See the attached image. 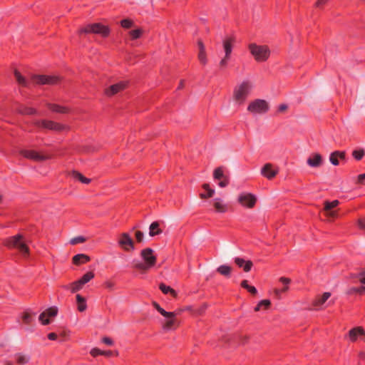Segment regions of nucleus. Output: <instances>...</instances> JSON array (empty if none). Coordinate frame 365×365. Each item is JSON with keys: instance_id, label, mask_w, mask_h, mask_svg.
<instances>
[{"instance_id": "obj_1", "label": "nucleus", "mask_w": 365, "mask_h": 365, "mask_svg": "<svg viewBox=\"0 0 365 365\" xmlns=\"http://www.w3.org/2000/svg\"><path fill=\"white\" fill-rule=\"evenodd\" d=\"M143 262L139 260L133 261V267L142 272H145L153 267L156 263L157 258L154 252L150 248L143 249L140 252Z\"/></svg>"}, {"instance_id": "obj_2", "label": "nucleus", "mask_w": 365, "mask_h": 365, "mask_svg": "<svg viewBox=\"0 0 365 365\" xmlns=\"http://www.w3.org/2000/svg\"><path fill=\"white\" fill-rule=\"evenodd\" d=\"M253 88V83L250 80H244L237 84L233 89L232 98L235 103L241 106L245 103Z\"/></svg>"}, {"instance_id": "obj_3", "label": "nucleus", "mask_w": 365, "mask_h": 365, "mask_svg": "<svg viewBox=\"0 0 365 365\" xmlns=\"http://www.w3.org/2000/svg\"><path fill=\"white\" fill-rule=\"evenodd\" d=\"M153 306L160 314L165 317L164 322L163 323V328L165 330L175 329L178 327V322L176 319V316L180 314V311L167 312L155 302H153Z\"/></svg>"}, {"instance_id": "obj_4", "label": "nucleus", "mask_w": 365, "mask_h": 365, "mask_svg": "<svg viewBox=\"0 0 365 365\" xmlns=\"http://www.w3.org/2000/svg\"><path fill=\"white\" fill-rule=\"evenodd\" d=\"M4 245L9 249H17L24 257L29 255V250L22 235L18 234L5 239Z\"/></svg>"}, {"instance_id": "obj_5", "label": "nucleus", "mask_w": 365, "mask_h": 365, "mask_svg": "<svg viewBox=\"0 0 365 365\" xmlns=\"http://www.w3.org/2000/svg\"><path fill=\"white\" fill-rule=\"evenodd\" d=\"M248 49L257 62H265L269 58L270 50L267 45L252 43L249 44Z\"/></svg>"}, {"instance_id": "obj_6", "label": "nucleus", "mask_w": 365, "mask_h": 365, "mask_svg": "<svg viewBox=\"0 0 365 365\" xmlns=\"http://www.w3.org/2000/svg\"><path fill=\"white\" fill-rule=\"evenodd\" d=\"M110 30L108 26L101 23L90 24L80 30V33L94 34L106 38L110 34Z\"/></svg>"}, {"instance_id": "obj_7", "label": "nucleus", "mask_w": 365, "mask_h": 365, "mask_svg": "<svg viewBox=\"0 0 365 365\" xmlns=\"http://www.w3.org/2000/svg\"><path fill=\"white\" fill-rule=\"evenodd\" d=\"M269 110V104L265 100L256 99L252 101L248 107L247 110L252 114L265 113Z\"/></svg>"}, {"instance_id": "obj_8", "label": "nucleus", "mask_w": 365, "mask_h": 365, "mask_svg": "<svg viewBox=\"0 0 365 365\" xmlns=\"http://www.w3.org/2000/svg\"><path fill=\"white\" fill-rule=\"evenodd\" d=\"M234 42L235 40L232 37L227 38L223 41L222 46L225 51V56L220 61V66L221 67L227 66L232 51Z\"/></svg>"}, {"instance_id": "obj_9", "label": "nucleus", "mask_w": 365, "mask_h": 365, "mask_svg": "<svg viewBox=\"0 0 365 365\" xmlns=\"http://www.w3.org/2000/svg\"><path fill=\"white\" fill-rule=\"evenodd\" d=\"M237 202L244 207L251 209L257 202V197L250 192H242L237 197Z\"/></svg>"}, {"instance_id": "obj_10", "label": "nucleus", "mask_w": 365, "mask_h": 365, "mask_svg": "<svg viewBox=\"0 0 365 365\" xmlns=\"http://www.w3.org/2000/svg\"><path fill=\"white\" fill-rule=\"evenodd\" d=\"M35 125L41 128L48 129L55 131H61L66 128V126L52 120H40L35 122Z\"/></svg>"}, {"instance_id": "obj_11", "label": "nucleus", "mask_w": 365, "mask_h": 365, "mask_svg": "<svg viewBox=\"0 0 365 365\" xmlns=\"http://www.w3.org/2000/svg\"><path fill=\"white\" fill-rule=\"evenodd\" d=\"M19 153L23 157L35 161H43L50 158L49 155L40 154L33 150L22 149Z\"/></svg>"}, {"instance_id": "obj_12", "label": "nucleus", "mask_w": 365, "mask_h": 365, "mask_svg": "<svg viewBox=\"0 0 365 365\" xmlns=\"http://www.w3.org/2000/svg\"><path fill=\"white\" fill-rule=\"evenodd\" d=\"M118 245L125 251H131L135 249L131 237L125 232L120 235Z\"/></svg>"}, {"instance_id": "obj_13", "label": "nucleus", "mask_w": 365, "mask_h": 365, "mask_svg": "<svg viewBox=\"0 0 365 365\" xmlns=\"http://www.w3.org/2000/svg\"><path fill=\"white\" fill-rule=\"evenodd\" d=\"M348 337L352 342L356 341L358 339L365 341V331L361 327H354L349 330Z\"/></svg>"}, {"instance_id": "obj_14", "label": "nucleus", "mask_w": 365, "mask_h": 365, "mask_svg": "<svg viewBox=\"0 0 365 365\" xmlns=\"http://www.w3.org/2000/svg\"><path fill=\"white\" fill-rule=\"evenodd\" d=\"M128 85L127 81H120L117 83L111 85L105 90V94L107 96H112L121 91H123Z\"/></svg>"}, {"instance_id": "obj_15", "label": "nucleus", "mask_w": 365, "mask_h": 365, "mask_svg": "<svg viewBox=\"0 0 365 365\" xmlns=\"http://www.w3.org/2000/svg\"><path fill=\"white\" fill-rule=\"evenodd\" d=\"M278 173V168L271 163H266L261 169V174L268 180L274 178Z\"/></svg>"}, {"instance_id": "obj_16", "label": "nucleus", "mask_w": 365, "mask_h": 365, "mask_svg": "<svg viewBox=\"0 0 365 365\" xmlns=\"http://www.w3.org/2000/svg\"><path fill=\"white\" fill-rule=\"evenodd\" d=\"M60 81L56 76L41 75L35 78V81L39 84H56Z\"/></svg>"}, {"instance_id": "obj_17", "label": "nucleus", "mask_w": 365, "mask_h": 365, "mask_svg": "<svg viewBox=\"0 0 365 365\" xmlns=\"http://www.w3.org/2000/svg\"><path fill=\"white\" fill-rule=\"evenodd\" d=\"M212 205L215 211L218 213H225L229 209V205L219 197L213 199Z\"/></svg>"}, {"instance_id": "obj_18", "label": "nucleus", "mask_w": 365, "mask_h": 365, "mask_svg": "<svg viewBox=\"0 0 365 365\" xmlns=\"http://www.w3.org/2000/svg\"><path fill=\"white\" fill-rule=\"evenodd\" d=\"M330 292H324L322 295L318 296L313 301L312 305L316 309H321L324 307V303L330 297Z\"/></svg>"}, {"instance_id": "obj_19", "label": "nucleus", "mask_w": 365, "mask_h": 365, "mask_svg": "<svg viewBox=\"0 0 365 365\" xmlns=\"http://www.w3.org/2000/svg\"><path fill=\"white\" fill-rule=\"evenodd\" d=\"M197 44H198V48H199L197 58H198L200 63L205 66L207 63V57L205 48L201 41H199Z\"/></svg>"}, {"instance_id": "obj_20", "label": "nucleus", "mask_w": 365, "mask_h": 365, "mask_svg": "<svg viewBox=\"0 0 365 365\" xmlns=\"http://www.w3.org/2000/svg\"><path fill=\"white\" fill-rule=\"evenodd\" d=\"M339 202L337 200H334L331 202H325L324 203V210L327 212V215L331 217H336L337 214L336 211H332L331 210L336 207L339 205Z\"/></svg>"}, {"instance_id": "obj_21", "label": "nucleus", "mask_w": 365, "mask_h": 365, "mask_svg": "<svg viewBox=\"0 0 365 365\" xmlns=\"http://www.w3.org/2000/svg\"><path fill=\"white\" fill-rule=\"evenodd\" d=\"M280 282L284 285L282 289H275L274 294L277 298H280L281 294L286 292L289 289V284L291 282L290 279L287 277H281L279 279Z\"/></svg>"}, {"instance_id": "obj_22", "label": "nucleus", "mask_w": 365, "mask_h": 365, "mask_svg": "<svg viewBox=\"0 0 365 365\" xmlns=\"http://www.w3.org/2000/svg\"><path fill=\"white\" fill-rule=\"evenodd\" d=\"M235 262L239 267L243 268V270L246 272L250 271L252 267V262L250 260L246 261L240 257H235Z\"/></svg>"}, {"instance_id": "obj_23", "label": "nucleus", "mask_w": 365, "mask_h": 365, "mask_svg": "<svg viewBox=\"0 0 365 365\" xmlns=\"http://www.w3.org/2000/svg\"><path fill=\"white\" fill-rule=\"evenodd\" d=\"M307 164L312 168L320 166L322 164V156L318 153L311 155L307 159Z\"/></svg>"}, {"instance_id": "obj_24", "label": "nucleus", "mask_w": 365, "mask_h": 365, "mask_svg": "<svg viewBox=\"0 0 365 365\" xmlns=\"http://www.w3.org/2000/svg\"><path fill=\"white\" fill-rule=\"evenodd\" d=\"M83 285L84 284L78 279L69 284L63 286V288L64 289L70 290L72 293H75L81 290L83 288Z\"/></svg>"}, {"instance_id": "obj_25", "label": "nucleus", "mask_w": 365, "mask_h": 365, "mask_svg": "<svg viewBox=\"0 0 365 365\" xmlns=\"http://www.w3.org/2000/svg\"><path fill=\"white\" fill-rule=\"evenodd\" d=\"M346 153L344 151H335L330 155L329 160L334 165H339L338 158L344 159Z\"/></svg>"}, {"instance_id": "obj_26", "label": "nucleus", "mask_w": 365, "mask_h": 365, "mask_svg": "<svg viewBox=\"0 0 365 365\" xmlns=\"http://www.w3.org/2000/svg\"><path fill=\"white\" fill-rule=\"evenodd\" d=\"M162 233V230L160 228V224L158 222H153L149 227V235L154 237L157 235Z\"/></svg>"}, {"instance_id": "obj_27", "label": "nucleus", "mask_w": 365, "mask_h": 365, "mask_svg": "<svg viewBox=\"0 0 365 365\" xmlns=\"http://www.w3.org/2000/svg\"><path fill=\"white\" fill-rule=\"evenodd\" d=\"M89 261L90 257L84 254H78L73 257V262L75 264H85Z\"/></svg>"}, {"instance_id": "obj_28", "label": "nucleus", "mask_w": 365, "mask_h": 365, "mask_svg": "<svg viewBox=\"0 0 365 365\" xmlns=\"http://www.w3.org/2000/svg\"><path fill=\"white\" fill-rule=\"evenodd\" d=\"M161 292L165 294H170L173 297H177V292L175 289L171 288L170 286H167L163 283H161L159 286Z\"/></svg>"}, {"instance_id": "obj_29", "label": "nucleus", "mask_w": 365, "mask_h": 365, "mask_svg": "<svg viewBox=\"0 0 365 365\" xmlns=\"http://www.w3.org/2000/svg\"><path fill=\"white\" fill-rule=\"evenodd\" d=\"M76 302L78 310L81 312H84L87 308L86 301L84 297L80 294L76 295Z\"/></svg>"}, {"instance_id": "obj_30", "label": "nucleus", "mask_w": 365, "mask_h": 365, "mask_svg": "<svg viewBox=\"0 0 365 365\" xmlns=\"http://www.w3.org/2000/svg\"><path fill=\"white\" fill-rule=\"evenodd\" d=\"M271 304V302L269 299H263L261 300L257 305L255 308V312L260 311L262 309H267Z\"/></svg>"}, {"instance_id": "obj_31", "label": "nucleus", "mask_w": 365, "mask_h": 365, "mask_svg": "<svg viewBox=\"0 0 365 365\" xmlns=\"http://www.w3.org/2000/svg\"><path fill=\"white\" fill-rule=\"evenodd\" d=\"M48 108L56 113H65L68 112V108L56 104H48Z\"/></svg>"}, {"instance_id": "obj_32", "label": "nucleus", "mask_w": 365, "mask_h": 365, "mask_svg": "<svg viewBox=\"0 0 365 365\" xmlns=\"http://www.w3.org/2000/svg\"><path fill=\"white\" fill-rule=\"evenodd\" d=\"M203 189L206 191V193H201V198H208L212 197L215 193V190L210 187V185L207 183L202 185Z\"/></svg>"}, {"instance_id": "obj_33", "label": "nucleus", "mask_w": 365, "mask_h": 365, "mask_svg": "<svg viewBox=\"0 0 365 365\" xmlns=\"http://www.w3.org/2000/svg\"><path fill=\"white\" fill-rule=\"evenodd\" d=\"M217 271L223 276L230 277L231 274V267L228 265L222 264L217 267Z\"/></svg>"}, {"instance_id": "obj_34", "label": "nucleus", "mask_w": 365, "mask_h": 365, "mask_svg": "<svg viewBox=\"0 0 365 365\" xmlns=\"http://www.w3.org/2000/svg\"><path fill=\"white\" fill-rule=\"evenodd\" d=\"M73 177L74 179L81 182L84 184H88L91 182V179L84 177L81 173L74 171L73 173Z\"/></svg>"}, {"instance_id": "obj_35", "label": "nucleus", "mask_w": 365, "mask_h": 365, "mask_svg": "<svg viewBox=\"0 0 365 365\" xmlns=\"http://www.w3.org/2000/svg\"><path fill=\"white\" fill-rule=\"evenodd\" d=\"M143 34V31L142 29H140V28L131 30L128 33V34L130 36V38L132 40H135V39L140 38V36H142Z\"/></svg>"}, {"instance_id": "obj_36", "label": "nucleus", "mask_w": 365, "mask_h": 365, "mask_svg": "<svg viewBox=\"0 0 365 365\" xmlns=\"http://www.w3.org/2000/svg\"><path fill=\"white\" fill-rule=\"evenodd\" d=\"M120 24L123 29H128L134 26V21L130 19H125L120 21Z\"/></svg>"}, {"instance_id": "obj_37", "label": "nucleus", "mask_w": 365, "mask_h": 365, "mask_svg": "<svg viewBox=\"0 0 365 365\" xmlns=\"http://www.w3.org/2000/svg\"><path fill=\"white\" fill-rule=\"evenodd\" d=\"M241 286L243 288L246 289L252 294H256L257 292V289L253 286L249 285L248 282L247 280H243L241 282Z\"/></svg>"}, {"instance_id": "obj_38", "label": "nucleus", "mask_w": 365, "mask_h": 365, "mask_svg": "<svg viewBox=\"0 0 365 365\" xmlns=\"http://www.w3.org/2000/svg\"><path fill=\"white\" fill-rule=\"evenodd\" d=\"M365 155V151L364 149H357L354 150L352 152L353 158L356 160H360L363 158Z\"/></svg>"}, {"instance_id": "obj_39", "label": "nucleus", "mask_w": 365, "mask_h": 365, "mask_svg": "<svg viewBox=\"0 0 365 365\" xmlns=\"http://www.w3.org/2000/svg\"><path fill=\"white\" fill-rule=\"evenodd\" d=\"M94 273L93 272H88L86 273L79 280L83 284H86L88 282H90L94 277Z\"/></svg>"}, {"instance_id": "obj_40", "label": "nucleus", "mask_w": 365, "mask_h": 365, "mask_svg": "<svg viewBox=\"0 0 365 365\" xmlns=\"http://www.w3.org/2000/svg\"><path fill=\"white\" fill-rule=\"evenodd\" d=\"M14 76H15L16 81L19 84H21L22 86L27 85V80L24 77H23L18 71H15Z\"/></svg>"}, {"instance_id": "obj_41", "label": "nucleus", "mask_w": 365, "mask_h": 365, "mask_svg": "<svg viewBox=\"0 0 365 365\" xmlns=\"http://www.w3.org/2000/svg\"><path fill=\"white\" fill-rule=\"evenodd\" d=\"M213 177L215 180H221L226 176L224 175L222 168H217L214 170Z\"/></svg>"}, {"instance_id": "obj_42", "label": "nucleus", "mask_w": 365, "mask_h": 365, "mask_svg": "<svg viewBox=\"0 0 365 365\" xmlns=\"http://www.w3.org/2000/svg\"><path fill=\"white\" fill-rule=\"evenodd\" d=\"M16 360L17 363L19 364L20 365H24L28 363L29 357L22 354H17L16 356Z\"/></svg>"}, {"instance_id": "obj_43", "label": "nucleus", "mask_w": 365, "mask_h": 365, "mask_svg": "<svg viewBox=\"0 0 365 365\" xmlns=\"http://www.w3.org/2000/svg\"><path fill=\"white\" fill-rule=\"evenodd\" d=\"M349 294L359 293L360 294H363L365 293V287L360 286V287H351L349 289Z\"/></svg>"}, {"instance_id": "obj_44", "label": "nucleus", "mask_w": 365, "mask_h": 365, "mask_svg": "<svg viewBox=\"0 0 365 365\" xmlns=\"http://www.w3.org/2000/svg\"><path fill=\"white\" fill-rule=\"evenodd\" d=\"M44 312L46 313L47 317H53L56 316L58 313V309L56 307H50Z\"/></svg>"}, {"instance_id": "obj_45", "label": "nucleus", "mask_w": 365, "mask_h": 365, "mask_svg": "<svg viewBox=\"0 0 365 365\" xmlns=\"http://www.w3.org/2000/svg\"><path fill=\"white\" fill-rule=\"evenodd\" d=\"M49 317H47L46 313L45 312H42L39 315V321L41 322L42 324L46 325L50 323V320L48 319Z\"/></svg>"}, {"instance_id": "obj_46", "label": "nucleus", "mask_w": 365, "mask_h": 365, "mask_svg": "<svg viewBox=\"0 0 365 365\" xmlns=\"http://www.w3.org/2000/svg\"><path fill=\"white\" fill-rule=\"evenodd\" d=\"M21 319H22V321H23L24 323L28 324H30L31 322V321H32V316L29 312H24L22 314Z\"/></svg>"}, {"instance_id": "obj_47", "label": "nucleus", "mask_w": 365, "mask_h": 365, "mask_svg": "<svg viewBox=\"0 0 365 365\" xmlns=\"http://www.w3.org/2000/svg\"><path fill=\"white\" fill-rule=\"evenodd\" d=\"M20 112L22 114L33 115V114H35L36 113V110L34 108H32L25 107L23 109H21L20 110Z\"/></svg>"}, {"instance_id": "obj_48", "label": "nucleus", "mask_w": 365, "mask_h": 365, "mask_svg": "<svg viewBox=\"0 0 365 365\" xmlns=\"http://www.w3.org/2000/svg\"><path fill=\"white\" fill-rule=\"evenodd\" d=\"M91 354L93 356H99V355L104 354V352H103V351H101V349H99L98 348H93V349H92L91 350Z\"/></svg>"}, {"instance_id": "obj_49", "label": "nucleus", "mask_w": 365, "mask_h": 365, "mask_svg": "<svg viewBox=\"0 0 365 365\" xmlns=\"http://www.w3.org/2000/svg\"><path fill=\"white\" fill-rule=\"evenodd\" d=\"M84 241H85V239L83 237H75V238L72 239L71 240V243L72 245H75L77 243L83 242Z\"/></svg>"}, {"instance_id": "obj_50", "label": "nucleus", "mask_w": 365, "mask_h": 365, "mask_svg": "<svg viewBox=\"0 0 365 365\" xmlns=\"http://www.w3.org/2000/svg\"><path fill=\"white\" fill-rule=\"evenodd\" d=\"M229 184V180L227 177L222 179L221 181L219 182L218 185L221 187H225Z\"/></svg>"}, {"instance_id": "obj_51", "label": "nucleus", "mask_w": 365, "mask_h": 365, "mask_svg": "<svg viewBox=\"0 0 365 365\" xmlns=\"http://www.w3.org/2000/svg\"><path fill=\"white\" fill-rule=\"evenodd\" d=\"M143 232H142L141 231H137L135 232V238H136V240L139 242H142L143 240Z\"/></svg>"}, {"instance_id": "obj_52", "label": "nucleus", "mask_w": 365, "mask_h": 365, "mask_svg": "<svg viewBox=\"0 0 365 365\" xmlns=\"http://www.w3.org/2000/svg\"><path fill=\"white\" fill-rule=\"evenodd\" d=\"M329 0H317V1L315 3V6L317 8H320L325 5Z\"/></svg>"}, {"instance_id": "obj_53", "label": "nucleus", "mask_w": 365, "mask_h": 365, "mask_svg": "<svg viewBox=\"0 0 365 365\" xmlns=\"http://www.w3.org/2000/svg\"><path fill=\"white\" fill-rule=\"evenodd\" d=\"M103 342L107 345H113V340L109 337H103L102 339Z\"/></svg>"}, {"instance_id": "obj_54", "label": "nucleus", "mask_w": 365, "mask_h": 365, "mask_svg": "<svg viewBox=\"0 0 365 365\" xmlns=\"http://www.w3.org/2000/svg\"><path fill=\"white\" fill-rule=\"evenodd\" d=\"M358 225L360 229L365 230V218L359 220Z\"/></svg>"}, {"instance_id": "obj_55", "label": "nucleus", "mask_w": 365, "mask_h": 365, "mask_svg": "<svg viewBox=\"0 0 365 365\" xmlns=\"http://www.w3.org/2000/svg\"><path fill=\"white\" fill-rule=\"evenodd\" d=\"M359 281L361 284H365V271L360 273Z\"/></svg>"}, {"instance_id": "obj_56", "label": "nucleus", "mask_w": 365, "mask_h": 365, "mask_svg": "<svg viewBox=\"0 0 365 365\" xmlns=\"http://www.w3.org/2000/svg\"><path fill=\"white\" fill-rule=\"evenodd\" d=\"M58 336L56 333L51 332L48 334V339L49 340H56Z\"/></svg>"}, {"instance_id": "obj_57", "label": "nucleus", "mask_w": 365, "mask_h": 365, "mask_svg": "<svg viewBox=\"0 0 365 365\" xmlns=\"http://www.w3.org/2000/svg\"><path fill=\"white\" fill-rule=\"evenodd\" d=\"M358 180L360 183H365V174H361L358 177Z\"/></svg>"}, {"instance_id": "obj_58", "label": "nucleus", "mask_w": 365, "mask_h": 365, "mask_svg": "<svg viewBox=\"0 0 365 365\" xmlns=\"http://www.w3.org/2000/svg\"><path fill=\"white\" fill-rule=\"evenodd\" d=\"M287 108V106L286 104H281L279 106L278 110L279 112H283Z\"/></svg>"}, {"instance_id": "obj_59", "label": "nucleus", "mask_w": 365, "mask_h": 365, "mask_svg": "<svg viewBox=\"0 0 365 365\" xmlns=\"http://www.w3.org/2000/svg\"><path fill=\"white\" fill-rule=\"evenodd\" d=\"M365 359V352L361 351L359 354V360H364Z\"/></svg>"}, {"instance_id": "obj_60", "label": "nucleus", "mask_w": 365, "mask_h": 365, "mask_svg": "<svg viewBox=\"0 0 365 365\" xmlns=\"http://www.w3.org/2000/svg\"><path fill=\"white\" fill-rule=\"evenodd\" d=\"M103 352H104L103 355L107 356H110L113 354V352L111 351H103Z\"/></svg>"}, {"instance_id": "obj_61", "label": "nucleus", "mask_w": 365, "mask_h": 365, "mask_svg": "<svg viewBox=\"0 0 365 365\" xmlns=\"http://www.w3.org/2000/svg\"><path fill=\"white\" fill-rule=\"evenodd\" d=\"M106 286H107V287H109V288H110V287H112L113 284H112L110 282H108V283L106 284Z\"/></svg>"}, {"instance_id": "obj_62", "label": "nucleus", "mask_w": 365, "mask_h": 365, "mask_svg": "<svg viewBox=\"0 0 365 365\" xmlns=\"http://www.w3.org/2000/svg\"><path fill=\"white\" fill-rule=\"evenodd\" d=\"M182 83H183L182 82H180V86H179V88L182 86Z\"/></svg>"}]
</instances>
